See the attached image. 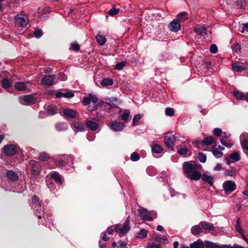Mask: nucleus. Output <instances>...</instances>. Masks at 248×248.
Wrapping results in <instances>:
<instances>
[{
    "label": "nucleus",
    "mask_w": 248,
    "mask_h": 248,
    "mask_svg": "<svg viewBox=\"0 0 248 248\" xmlns=\"http://www.w3.org/2000/svg\"><path fill=\"white\" fill-rule=\"evenodd\" d=\"M183 169L184 172L186 174V177L191 180L197 181L201 177V173L196 171V167L195 164L185 162L183 165Z\"/></svg>",
    "instance_id": "f257e3e1"
},
{
    "label": "nucleus",
    "mask_w": 248,
    "mask_h": 248,
    "mask_svg": "<svg viewBox=\"0 0 248 248\" xmlns=\"http://www.w3.org/2000/svg\"><path fill=\"white\" fill-rule=\"evenodd\" d=\"M73 157L71 155L62 156V158H60L56 161V164L59 167L61 168L66 167L69 165H73Z\"/></svg>",
    "instance_id": "f03ea898"
},
{
    "label": "nucleus",
    "mask_w": 248,
    "mask_h": 248,
    "mask_svg": "<svg viewBox=\"0 0 248 248\" xmlns=\"http://www.w3.org/2000/svg\"><path fill=\"white\" fill-rule=\"evenodd\" d=\"M31 206L35 209V214L39 218L42 217L41 215V212H43L41 207V202L39 201L38 198L36 196H33L31 198Z\"/></svg>",
    "instance_id": "7ed1b4c3"
},
{
    "label": "nucleus",
    "mask_w": 248,
    "mask_h": 248,
    "mask_svg": "<svg viewBox=\"0 0 248 248\" xmlns=\"http://www.w3.org/2000/svg\"><path fill=\"white\" fill-rule=\"evenodd\" d=\"M164 143L167 147L171 150L174 148L175 141H176L175 136L171 133H167L164 137Z\"/></svg>",
    "instance_id": "20e7f679"
},
{
    "label": "nucleus",
    "mask_w": 248,
    "mask_h": 248,
    "mask_svg": "<svg viewBox=\"0 0 248 248\" xmlns=\"http://www.w3.org/2000/svg\"><path fill=\"white\" fill-rule=\"evenodd\" d=\"M130 217L128 216L126 220H125L124 223L123 224V226L122 227H119L117 226L115 228V231L116 232H120L123 234H126L130 230Z\"/></svg>",
    "instance_id": "39448f33"
},
{
    "label": "nucleus",
    "mask_w": 248,
    "mask_h": 248,
    "mask_svg": "<svg viewBox=\"0 0 248 248\" xmlns=\"http://www.w3.org/2000/svg\"><path fill=\"white\" fill-rule=\"evenodd\" d=\"M28 18L25 15H17L15 18V22L17 26L25 27L28 24Z\"/></svg>",
    "instance_id": "423d86ee"
},
{
    "label": "nucleus",
    "mask_w": 248,
    "mask_h": 248,
    "mask_svg": "<svg viewBox=\"0 0 248 248\" xmlns=\"http://www.w3.org/2000/svg\"><path fill=\"white\" fill-rule=\"evenodd\" d=\"M72 129L76 133L84 132L86 130L85 124L78 120L75 121L71 124Z\"/></svg>",
    "instance_id": "0eeeda50"
},
{
    "label": "nucleus",
    "mask_w": 248,
    "mask_h": 248,
    "mask_svg": "<svg viewBox=\"0 0 248 248\" xmlns=\"http://www.w3.org/2000/svg\"><path fill=\"white\" fill-rule=\"evenodd\" d=\"M223 187L225 193L229 194L236 189V185L234 182L228 180L223 184Z\"/></svg>",
    "instance_id": "6e6552de"
},
{
    "label": "nucleus",
    "mask_w": 248,
    "mask_h": 248,
    "mask_svg": "<svg viewBox=\"0 0 248 248\" xmlns=\"http://www.w3.org/2000/svg\"><path fill=\"white\" fill-rule=\"evenodd\" d=\"M55 79V75H46L42 78L41 82L43 85L51 86L53 84Z\"/></svg>",
    "instance_id": "1a4fd4ad"
},
{
    "label": "nucleus",
    "mask_w": 248,
    "mask_h": 248,
    "mask_svg": "<svg viewBox=\"0 0 248 248\" xmlns=\"http://www.w3.org/2000/svg\"><path fill=\"white\" fill-rule=\"evenodd\" d=\"M4 153L7 156H12L16 154L17 150L13 144L6 145L3 148Z\"/></svg>",
    "instance_id": "9d476101"
},
{
    "label": "nucleus",
    "mask_w": 248,
    "mask_h": 248,
    "mask_svg": "<svg viewBox=\"0 0 248 248\" xmlns=\"http://www.w3.org/2000/svg\"><path fill=\"white\" fill-rule=\"evenodd\" d=\"M241 159L238 152H234L226 158V163L230 165L231 163L237 162Z\"/></svg>",
    "instance_id": "9b49d317"
},
{
    "label": "nucleus",
    "mask_w": 248,
    "mask_h": 248,
    "mask_svg": "<svg viewBox=\"0 0 248 248\" xmlns=\"http://www.w3.org/2000/svg\"><path fill=\"white\" fill-rule=\"evenodd\" d=\"M153 238L154 239L155 243H158V246H160L162 244H166L168 243V240L166 236L161 234H154Z\"/></svg>",
    "instance_id": "f8f14e48"
},
{
    "label": "nucleus",
    "mask_w": 248,
    "mask_h": 248,
    "mask_svg": "<svg viewBox=\"0 0 248 248\" xmlns=\"http://www.w3.org/2000/svg\"><path fill=\"white\" fill-rule=\"evenodd\" d=\"M63 117L66 119H73L76 117L78 112L77 110L71 109H65L62 111Z\"/></svg>",
    "instance_id": "ddd939ff"
},
{
    "label": "nucleus",
    "mask_w": 248,
    "mask_h": 248,
    "mask_svg": "<svg viewBox=\"0 0 248 248\" xmlns=\"http://www.w3.org/2000/svg\"><path fill=\"white\" fill-rule=\"evenodd\" d=\"M169 28L170 30L172 31L177 32L181 29L180 23L177 19H173V21L170 23Z\"/></svg>",
    "instance_id": "4468645a"
},
{
    "label": "nucleus",
    "mask_w": 248,
    "mask_h": 248,
    "mask_svg": "<svg viewBox=\"0 0 248 248\" xmlns=\"http://www.w3.org/2000/svg\"><path fill=\"white\" fill-rule=\"evenodd\" d=\"M232 69L235 72H242L247 68V65L244 63L235 62L232 64Z\"/></svg>",
    "instance_id": "2eb2a0df"
},
{
    "label": "nucleus",
    "mask_w": 248,
    "mask_h": 248,
    "mask_svg": "<svg viewBox=\"0 0 248 248\" xmlns=\"http://www.w3.org/2000/svg\"><path fill=\"white\" fill-rule=\"evenodd\" d=\"M139 213L140 217L146 221H152L153 218L149 215L147 210L145 208H141L139 210Z\"/></svg>",
    "instance_id": "dca6fc26"
},
{
    "label": "nucleus",
    "mask_w": 248,
    "mask_h": 248,
    "mask_svg": "<svg viewBox=\"0 0 248 248\" xmlns=\"http://www.w3.org/2000/svg\"><path fill=\"white\" fill-rule=\"evenodd\" d=\"M74 96V93L69 90L66 91L65 93L57 92L56 93V98H61L62 97H64L65 98H72Z\"/></svg>",
    "instance_id": "f3484780"
},
{
    "label": "nucleus",
    "mask_w": 248,
    "mask_h": 248,
    "mask_svg": "<svg viewBox=\"0 0 248 248\" xmlns=\"http://www.w3.org/2000/svg\"><path fill=\"white\" fill-rule=\"evenodd\" d=\"M86 126L91 131H96L99 127V124L91 120L86 121Z\"/></svg>",
    "instance_id": "a211bd4d"
},
{
    "label": "nucleus",
    "mask_w": 248,
    "mask_h": 248,
    "mask_svg": "<svg viewBox=\"0 0 248 248\" xmlns=\"http://www.w3.org/2000/svg\"><path fill=\"white\" fill-rule=\"evenodd\" d=\"M201 178L202 181L204 183H208L211 186H213L214 181L213 178L211 176L204 173H203L202 175L201 174Z\"/></svg>",
    "instance_id": "6ab92c4d"
},
{
    "label": "nucleus",
    "mask_w": 248,
    "mask_h": 248,
    "mask_svg": "<svg viewBox=\"0 0 248 248\" xmlns=\"http://www.w3.org/2000/svg\"><path fill=\"white\" fill-rule=\"evenodd\" d=\"M112 129L115 131L121 130L124 127V124L122 123L114 122L110 124Z\"/></svg>",
    "instance_id": "aec40b11"
},
{
    "label": "nucleus",
    "mask_w": 248,
    "mask_h": 248,
    "mask_svg": "<svg viewBox=\"0 0 248 248\" xmlns=\"http://www.w3.org/2000/svg\"><path fill=\"white\" fill-rule=\"evenodd\" d=\"M194 31L199 35L205 36L207 35L206 28L204 26H198L195 28Z\"/></svg>",
    "instance_id": "412c9836"
},
{
    "label": "nucleus",
    "mask_w": 248,
    "mask_h": 248,
    "mask_svg": "<svg viewBox=\"0 0 248 248\" xmlns=\"http://www.w3.org/2000/svg\"><path fill=\"white\" fill-rule=\"evenodd\" d=\"M34 98L30 95L23 96L21 98V102L24 105H28L33 101Z\"/></svg>",
    "instance_id": "4be33fe9"
},
{
    "label": "nucleus",
    "mask_w": 248,
    "mask_h": 248,
    "mask_svg": "<svg viewBox=\"0 0 248 248\" xmlns=\"http://www.w3.org/2000/svg\"><path fill=\"white\" fill-rule=\"evenodd\" d=\"M190 246V248H204V243L200 239L191 243Z\"/></svg>",
    "instance_id": "5701e85b"
},
{
    "label": "nucleus",
    "mask_w": 248,
    "mask_h": 248,
    "mask_svg": "<svg viewBox=\"0 0 248 248\" xmlns=\"http://www.w3.org/2000/svg\"><path fill=\"white\" fill-rule=\"evenodd\" d=\"M191 233L194 235H198L201 232H202L200 224L193 226L191 229Z\"/></svg>",
    "instance_id": "b1692460"
},
{
    "label": "nucleus",
    "mask_w": 248,
    "mask_h": 248,
    "mask_svg": "<svg viewBox=\"0 0 248 248\" xmlns=\"http://www.w3.org/2000/svg\"><path fill=\"white\" fill-rule=\"evenodd\" d=\"M55 128L58 131H65L68 129V126L65 123H59L56 124Z\"/></svg>",
    "instance_id": "393cba45"
},
{
    "label": "nucleus",
    "mask_w": 248,
    "mask_h": 248,
    "mask_svg": "<svg viewBox=\"0 0 248 248\" xmlns=\"http://www.w3.org/2000/svg\"><path fill=\"white\" fill-rule=\"evenodd\" d=\"M151 148L153 154H159L163 151L162 147L157 144H153Z\"/></svg>",
    "instance_id": "a878e982"
},
{
    "label": "nucleus",
    "mask_w": 248,
    "mask_h": 248,
    "mask_svg": "<svg viewBox=\"0 0 248 248\" xmlns=\"http://www.w3.org/2000/svg\"><path fill=\"white\" fill-rule=\"evenodd\" d=\"M96 40L99 45L103 46L106 42V37L100 34H97L96 36Z\"/></svg>",
    "instance_id": "bb28decb"
},
{
    "label": "nucleus",
    "mask_w": 248,
    "mask_h": 248,
    "mask_svg": "<svg viewBox=\"0 0 248 248\" xmlns=\"http://www.w3.org/2000/svg\"><path fill=\"white\" fill-rule=\"evenodd\" d=\"M214 139L211 136H208L201 141V144L206 145H210L212 143H214Z\"/></svg>",
    "instance_id": "cd10ccee"
},
{
    "label": "nucleus",
    "mask_w": 248,
    "mask_h": 248,
    "mask_svg": "<svg viewBox=\"0 0 248 248\" xmlns=\"http://www.w3.org/2000/svg\"><path fill=\"white\" fill-rule=\"evenodd\" d=\"M212 152L214 155L217 158H220L223 155L222 152L219 151L216 146L212 148Z\"/></svg>",
    "instance_id": "c85d7f7f"
},
{
    "label": "nucleus",
    "mask_w": 248,
    "mask_h": 248,
    "mask_svg": "<svg viewBox=\"0 0 248 248\" xmlns=\"http://www.w3.org/2000/svg\"><path fill=\"white\" fill-rule=\"evenodd\" d=\"M130 111L128 109H125L123 112V114L120 116L121 119L124 121L125 122H128L129 120Z\"/></svg>",
    "instance_id": "c756f323"
},
{
    "label": "nucleus",
    "mask_w": 248,
    "mask_h": 248,
    "mask_svg": "<svg viewBox=\"0 0 248 248\" xmlns=\"http://www.w3.org/2000/svg\"><path fill=\"white\" fill-rule=\"evenodd\" d=\"M203 243L204 247H206V248H220V246L219 245L211 241H205Z\"/></svg>",
    "instance_id": "7c9ffc66"
},
{
    "label": "nucleus",
    "mask_w": 248,
    "mask_h": 248,
    "mask_svg": "<svg viewBox=\"0 0 248 248\" xmlns=\"http://www.w3.org/2000/svg\"><path fill=\"white\" fill-rule=\"evenodd\" d=\"M15 88L18 91H24L27 89L25 84L22 82H18L15 83Z\"/></svg>",
    "instance_id": "2f4dec72"
},
{
    "label": "nucleus",
    "mask_w": 248,
    "mask_h": 248,
    "mask_svg": "<svg viewBox=\"0 0 248 248\" xmlns=\"http://www.w3.org/2000/svg\"><path fill=\"white\" fill-rule=\"evenodd\" d=\"M187 18V13L186 12H183L177 15L176 19L180 22L185 21Z\"/></svg>",
    "instance_id": "473e14b6"
},
{
    "label": "nucleus",
    "mask_w": 248,
    "mask_h": 248,
    "mask_svg": "<svg viewBox=\"0 0 248 248\" xmlns=\"http://www.w3.org/2000/svg\"><path fill=\"white\" fill-rule=\"evenodd\" d=\"M6 175L8 178L11 179L13 181H16L18 179V176L12 170L7 171Z\"/></svg>",
    "instance_id": "72a5a7b5"
},
{
    "label": "nucleus",
    "mask_w": 248,
    "mask_h": 248,
    "mask_svg": "<svg viewBox=\"0 0 248 248\" xmlns=\"http://www.w3.org/2000/svg\"><path fill=\"white\" fill-rule=\"evenodd\" d=\"M221 143L226 147L227 148H231L234 144L233 141L231 140H223V139H220Z\"/></svg>",
    "instance_id": "f704fd0d"
},
{
    "label": "nucleus",
    "mask_w": 248,
    "mask_h": 248,
    "mask_svg": "<svg viewBox=\"0 0 248 248\" xmlns=\"http://www.w3.org/2000/svg\"><path fill=\"white\" fill-rule=\"evenodd\" d=\"M200 225L202 229H204L206 231H210L213 229V226L212 225L207 223L205 222H202L200 223Z\"/></svg>",
    "instance_id": "c9c22d12"
},
{
    "label": "nucleus",
    "mask_w": 248,
    "mask_h": 248,
    "mask_svg": "<svg viewBox=\"0 0 248 248\" xmlns=\"http://www.w3.org/2000/svg\"><path fill=\"white\" fill-rule=\"evenodd\" d=\"M233 95L237 99L239 100H244L245 99L246 95L238 91H233Z\"/></svg>",
    "instance_id": "e433bc0d"
},
{
    "label": "nucleus",
    "mask_w": 248,
    "mask_h": 248,
    "mask_svg": "<svg viewBox=\"0 0 248 248\" xmlns=\"http://www.w3.org/2000/svg\"><path fill=\"white\" fill-rule=\"evenodd\" d=\"M51 178L60 185L62 184L61 175L57 172H54L51 175Z\"/></svg>",
    "instance_id": "4c0bfd02"
},
{
    "label": "nucleus",
    "mask_w": 248,
    "mask_h": 248,
    "mask_svg": "<svg viewBox=\"0 0 248 248\" xmlns=\"http://www.w3.org/2000/svg\"><path fill=\"white\" fill-rule=\"evenodd\" d=\"M101 85L103 86H106L108 85H111L113 84V81L111 78H106L103 79L101 82Z\"/></svg>",
    "instance_id": "58836bf2"
},
{
    "label": "nucleus",
    "mask_w": 248,
    "mask_h": 248,
    "mask_svg": "<svg viewBox=\"0 0 248 248\" xmlns=\"http://www.w3.org/2000/svg\"><path fill=\"white\" fill-rule=\"evenodd\" d=\"M1 85L3 88L7 89L10 87L11 83L7 78H4L1 81Z\"/></svg>",
    "instance_id": "ea45409f"
},
{
    "label": "nucleus",
    "mask_w": 248,
    "mask_h": 248,
    "mask_svg": "<svg viewBox=\"0 0 248 248\" xmlns=\"http://www.w3.org/2000/svg\"><path fill=\"white\" fill-rule=\"evenodd\" d=\"M240 219L239 218H238L236 220V230L237 232H238L240 234L244 233V230L241 227L240 225Z\"/></svg>",
    "instance_id": "a19ab883"
},
{
    "label": "nucleus",
    "mask_w": 248,
    "mask_h": 248,
    "mask_svg": "<svg viewBox=\"0 0 248 248\" xmlns=\"http://www.w3.org/2000/svg\"><path fill=\"white\" fill-rule=\"evenodd\" d=\"M188 150L187 148L184 146H181L178 150V153L180 155H185L187 154Z\"/></svg>",
    "instance_id": "79ce46f5"
},
{
    "label": "nucleus",
    "mask_w": 248,
    "mask_h": 248,
    "mask_svg": "<svg viewBox=\"0 0 248 248\" xmlns=\"http://www.w3.org/2000/svg\"><path fill=\"white\" fill-rule=\"evenodd\" d=\"M31 169L32 172L35 175H38L39 174V169H38L37 166L36 165L35 162H33L31 164Z\"/></svg>",
    "instance_id": "37998d69"
},
{
    "label": "nucleus",
    "mask_w": 248,
    "mask_h": 248,
    "mask_svg": "<svg viewBox=\"0 0 248 248\" xmlns=\"http://www.w3.org/2000/svg\"><path fill=\"white\" fill-rule=\"evenodd\" d=\"M57 110V109L56 107L52 106H49L47 108V112L51 114V115H54L56 113V111Z\"/></svg>",
    "instance_id": "c03bdc74"
},
{
    "label": "nucleus",
    "mask_w": 248,
    "mask_h": 248,
    "mask_svg": "<svg viewBox=\"0 0 248 248\" xmlns=\"http://www.w3.org/2000/svg\"><path fill=\"white\" fill-rule=\"evenodd\" d=\"M50 158L49 156L46 153H42L40 154L39 159L42 161H46Z\"/></svg>",
    "instance_id": "a18cd8bd"
},
{
    "label": "nucleus",
    "mask_w": 248,
    "mask_h": 248,
    "mask_svg": "<svg viewBox=\"0 0 248 248\" xmlns=\"http://www.w3.org/2000/svg\"><path fill=\"white\" fill-rule=\"evenodd\" d=\"M198 157L200 162L202 163H204L206 160V156L203 154L202 153H199L198 154Z\"/></svg>",
    "instance_id": "49530a36"
},
{
    "label": "nucleus",
    "mask_w": 248,
    "mask_h": 248,
    "mask_svg": "<svg viewBox=\"0 0 248 248\" xmlns=\"http://www.w3.org/2000/svg\"><path fill=\"white\" fill-rule=\"evenodd\" d=\"M140 155L137 153H133L130 156L131 160L133 161H138L140 159Z\"/></svg>",
    "instance_id": "de8ad7c7"
},
{
    "label": "nucleus",
    "mask_w": 248,
    "mask_h": 248,
    "mask_svg": "<svg viewBox=\"0 0 248 248\" xmlns=\"http://www.w3.org/2000/svg\"><path fill=\"white\" fill-rule=\"evenodd\" d=\"M33 34L36 38H39L42 36L43 32L41 30L36 29L33 32Z\"/></svg>",
    "instance_id": "09e8293b"
},
{
    "label": "nucleus",
    "mask_w": 248,
    "mask_h": 248,
    "mask_svg": "<svg viewBox=\"0 0 248 248\" xmlns=\"http://www.w3.org/2000/svg\"><path fill=\"white\" fill-rule=\"evenodd\" d=\"M125 65L126 62H121L116 64L115 68L116 69L120 70H122Z\"/></svg>",
    "instance_id": "8fccbe9b"
},
{
    "label": "nucleus",
    "mask_w": 248,
    "mask_h": 248,
    "mask_svg": "<svg viewBox=\"0 0 248 248\" xmlns=\"http://www.w3.org/2000/svg\"><path fill=\"white\" fill-rule=\"evenodd\" d=\"M174 111L173 108H167L165 110V114L169 116H172L174 115Z\"/></svg>",
    "instance_id": "3c124183"
},
{
    "label": "nucleus",
    "mask_w": 248,
    "mask_h": 248,
    "mask_svg": "<svg viewBox=\"0 0 248 248\" xmlns=\"http://www.w3.org/2000/svg\"><path fill=\"white\" fill-rule=\"evenodd\" d=\"M241 146L244 151H248V139H245L242 141Z\"/></svg>",
    "instance_id": "603ef678"
},
{
    "label": "nucleus",
    "mask_w": 248,
    "mask_h": 248,
    "mask_svg": "<svg viewBox=\"0 0 248 248\" xmlns=\"http://www.w3.org/2000/svg\"><path fill=\"white\" fill-rule=\"evenodd\" d=\"M220 248H245L244 247L241 246L240 245L234 244L232 246L231 245H223L222 247H220Z\"/></svg>",
    "instance_id": "864d4df0"
},
{
    "label": "nucleus",
    "mask_w": 248,
    "mask_h": 248,
    "mask_svg": "<svg viewBox=\"0 0 248 248\" xmlns=\"http://www.w3.org/2000/svg\"><path fill=\"white\" fill-rule=\"evenodd\" d=\"M213 133L217 137H220L222 134V131L220 128H216L213 130Z\"/></svg>",
    "instance_id": "5fc2aeb1"
},
{
    "label": "nucleus",
    "mask_w": 248,
    "mask_h": 248,
    "mask_svg": "<svg viewBox=\"0 0 248 248\" xmlns=\"http://www.w3.org/2000/svg\"><path fill=\"white\" fill-rule=\"evenodd\" d=\"M142 115L141 114H136L135 115L133 119L132 123L134 125H135L136 123L138 122L141 118Z\"/></svg>",
    "instance_id": "6e6d98bb"
},
{
    "label": "nucleus",
    "mask_w": 248,
    "mask_h": 248,
    "mask_svg": "<svg viewBox=\"0 0 248 248\" xmlns=\"http://www.w3.org/2000/svg\"><path fill=\"white\" fill-rule=\"evenodd\" d=\"M148 232L145 229H141L140 230L139 234L140 236V238H144L146 237Z\"/></svg>",
    "instance_id": "4d7b16f0"
},
{
    "label": "nucleus",
    "mask_w": 248,
    "mask_h": 248,
    "mask_svg": "<svg viewBox=\"0 0 248 248\" xmlns=\"http://www.w3.org/2000/svg\"><path fill=\"white\" fill-rule=\"evenodd\" d=\"M88 95L91 102H92L93 103H96L97 102L98 98L95 95L90 94Z\"/></svg>",
    "instance_id": "13d9d810"
},
{
    "label": "nucleus",
    "mask_w": 248,
    "mask_h": 248,
    "mask_svg": "<svg viewBox=\"0 0 248 248\" xmlns=\"http://www.w3.org/2000/svg\"><path fill=\"white\" fill-rule=\"evenodd\" d=\"M118 13H119V10L116 9V8H112L111 9L109 10L108 12V14L110 16H111L116 15L117 14H118Z\"/></svg>",
    "instance_id": "bf43d9fd"
},
{
    "label": "nucleus",
    "mask_w": 248,
    "mask_h": 248,
    "mask_svg": "<svg viewBox=\"0 0 248 248\" xmlns=\"http://www.w3.org/2000/svg\"><path fill=\"white\" fill-rule=\"evenodd\" d=\"M146 248H160V246H158V243H155L153 242L149 243Z\"/></svg>",
    "instance_id": "052dcab7"
},
{
    "label": "nucleus",
    "mask_w": 248,
    "mask_h": 248,
    "mask_svg": "<svg viewBox=\"0 0 248 248\" xmlns=\"http://www.w3.org/2000/svg\"><path fill=\"white\" fill-rule=\"evenodd\" d=\"M71 47L75 51H78L80 48L79 45L77 43H71Z\"/></svg>",
    "instance_id": "680f3d73"
},
{
    "label": "nucleus",
    "mask_w": 248,
    "mask_h": 248,
    "mask_svg": "<svg viewBox=\"0 0 248 248\" xmlns=\"http://www.w3.org/2000/svg\"><path fill=\"white\" fill-rule=\"evenodd\" d=\"M217 47L215 44H212L210 46V50L212 53H216L217 52Z\"/></svg>",
    "instance_id": "e2e57ef3"
},
{
    "label": "nucleus",
    "mask_w": 248,
    "mask_h": 248,
    "mask_svg": "<svg viewBox=\"0 0 248 248\" xmlns=\"http://www.w3.org/2000/svg\"><path fill=\"white\" fill-rule=\"evenodd\" d=\"M90 102H90V100L89 95L87 97H84V98L82 101L83 105L84 106H87V105H89L90 103Z\"/></svg>",
    "instance_id": "0e129e2a"
},
{
    "label": "nucleus",
    "mask_w": 248,
    "mask_h": 248,
    "mask_svg": "<svg viewBox=\"0 0 248 248\" xmlns=\"http://www.w3.org/2000/svg\"><path fill=\"white\" fill-rule=\"evenodd\" d=\"M222 134H223V136L220 138V139H223V140H227L231 136V134H230L228 133H227L226 132H222Z\"/></svg>",
    "instance_id": "69168bd1"
},
{
    "label": "nucleus",
    "mask_w": 248,
    "mask_h": 248,
    "mask_svg": "<svg viewBox=\"0 0 248 248\" xmlns=\"http://www.w3.org/2000/svg\"><path fill=\"white\" fill-rule=\"evenodd\" d=\"M225 174L227 176H232L235 174V172L233 170H227Z\"/></svg>",
    "instance_id": "338daca9"
},
{
    "label": "nucleus",
    "mask_w": 248,
    "mask_h": 248,
    "mask_svg": "<svg viewBox=\"0 0 248 248\" xmlns=\"http://www.w3.org/2000/svg\"><path fill=\"white\" fill-rule=\"evenodd\" d=\"M245 31L248 32V23H244L243 24L241 32H244Z\"/></svg>",
    "instance_id": "774afa93"
}]
</instances>
